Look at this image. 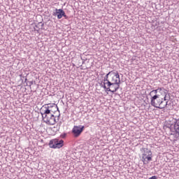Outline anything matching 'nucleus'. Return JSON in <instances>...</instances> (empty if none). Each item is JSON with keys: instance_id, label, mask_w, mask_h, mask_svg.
Listing matches in <instances>:
<instances>
[{"instance_id": "nucleus-3", "label": "nucleus", "mask_w": 179, "mask_h": 179, "mask_svg": "<svg viewBox=\"0 0 179 179\" xmlns=\"http://www.w3.org/2000/svg\"><path fill=\"white\" fill-rule=\"evenodd\" d=\"M103 83H121V78L118 71H111L103 78Z\"/></svg>"}, {"instance_id": "nucleus-4", "label": "nucleus", "mask_w": 179, "mask_h": 179, "mask_svg": "<svg viewBox=\"0 0 179 179\" xmlns=\"http://www.w3.org/2000/svg\"><path fill=\"white\" fill-rule=\"evenodd\" d=\"M141 150L142 151L141 162L143 164H149V162H152L153 159L152 150L146 148H143Z\"/></svg>"}, {"instance_id": "nucleus-8", "label": "nucleus", "mask_w": 179, "mask_h": 179, "mask_svg": "<svg viewBox=\"0 0 179 179\" xmlns=\"http://www.w3.org/2000/svg\"><path fill=\"white\" fill-rule=\"evenodd\" d=\"M85 129V126H82L81 127L80 126H74L72 132L76 138H78L83 132V130Z\"/></svg>"}, {"instance_id": "nucleus-6", "label": "nucleus", "mask_w": 179, "mask_h": 179, "mask_svg": "<svg viewBox=\"0 0 179 179\" xmlns=\"http://www.w3.org/2000/svg\"><path fill=\"white\" fill-rule=\"evenodd\" d=\"M42 120L47 125H55L57 124V120L54 115H41Z\"/></svg>"}, {"instance_id": "nucleus-5", "label": "nucleus", "mask_w": 179, "mask_h": 179, "mask_svg": "<svg viewBox=\"0 0 179 179\" xmlns=\"http://www.w3.org/2000/svg\"><path fill=\"white\" fill-rule=\"evenodd\" d=\"M120 83H103V89H106V92L115 93L120 89Z\"/></svg>"}, {"instance_id": "nucleus-7", "label": "nucleus", "mask_w": 179, "mask_h": 179, "mask_svg": "<svg viewBox=\"0 0 179 179\" xmlns=\"http://www.w3.org/2000/svg\"><path fill=\"white\" fill-rule=\"evenodd\" d=\"M49 146L52 148V149H61V148L64 146V141L57 138L52 139L50 141Z\"/></svg>"}, {"instance_id": "nucleus-9", "label": "nucleus", "mask_w": 179, "mask_h": 179, "mask_svg": "<svg viewBox=\"0 0 179 179\" xmlns=\"http://www.w3.org/2000/svg\"><path fill=\"white\" fill-rule=\"evenodd\" d=\"M56 12L55 13V15L57 17V19H62V17H65L67 19L66 14H65V11L62 9H55Z\"/></svg>"}, {"instance_id": "nucleus-2", "label": "nucleus", "mask_w": 179, "mask_h": 179, "mask_svg": "<svg viewBox=\"0 0 179 179\" xmlns=\"http://www.w3.org/2000/svg\"><path fill=\"white\" fill-rule=\"evenodd\" d=\"M40 113L41 115H54L55 113H58V106H57L55 103L45 104L41 107Z\"/></svg>"}, {"instance_id": "nucleus-1", "label": "nucleus", "mask_w": 179, "mask_h": 179, "mask_svg": "<svg viewBox=\"0 0 179 179\" xmlns=\"http://www.w3.org/2000/svg\"><path fill=\"white\" fill-rule=\"evenodd\" d=\"M151 100V106L155 108L163 110L167 107L169 101H167V90L164 87H159L157 90H153L150 92Z\"/></svg>"}]
</instances>
